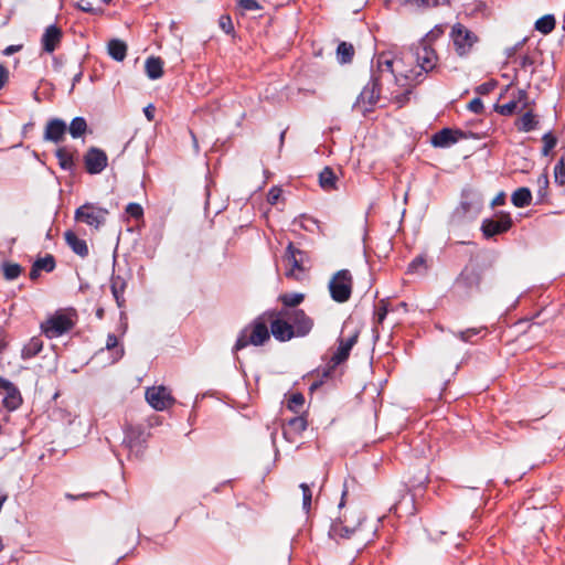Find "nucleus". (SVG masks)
Masks as SVG:
<instances>
[{"instance_id":"f257e3e1","label":"nucleus","mask_w":565,"mask_h":565,"mask_svg":"<svg viewBox=\"0 0 565 565\" xmlns=\"http://www.w3.org/2000/svg\"><path fill=\"white\" fill-rule=\"evenodd\" d=\"M363 520L362 513L358 509L345 511L341 518L332 522L329 535L334 540L353 539L358 544L369 542L375 530H365Z\"/></svg>"},{"instance_id":"f03ea898","label":"nucleus","mask_w":565,"mask_h":565,"mask_svg":"<svg viewBox=\"0 0 565 565\" xmlns=\"http://www.w3.org/2000/svg\"><path fill=\"white\" fill-rule=\"evenodd\" d=\"M331 298L339 303L347 302L352 294L353 277L348 269L338 270L328 284Z\"/></svg>"},{"instance_id":"7ed1b4c3","label":"nucleus","mask_w":565,"mask_h":565,"mask_svg":"<svg viewBox=\"0 0 565 565\" xmlns=\"http://www.w3.org/2000/svg\"><path fill=\"white\" fill-rule=\"evenodd\" d=\"M269 339V331L266 322L256 320L246 327L238 335L234 350L238 351L248 344L262 345Z\"/></svg>"},{"instance_id":"20e7f679","label":"nucleus","mask_w":565,"mask_h":565,"mask_svg":"<svg viewBox=\"0 0 565 565\" xmlns=\"http://www.w3.org/2000/svg\"><path fill=\"white\" fill-rule=\"evenodd\" d=\"M288 309L280 311H268L265 313L269 323L273 337L281 342L289 341L295 337L294 327L287 318Z\"/></svg>"},{"instance_id":"39448f33","label":"nucleus","mask_w":565,"mask_h":565,"mask_svg":"<svg viewBox=\"0 0 565 565\" xmlns=\"http://www.w3.org/2000/svg\"><path fill=\"white\" fill-rule=\"evenodd\" d=\"M360 331L358 328H350L349 323H344L341 334L339 337V345L337 351L332 354L330 362L332 366H337L344 362L349 355L353 345L356 343Z\"/></svg>"},{"instance_id":"423d86ee","label":"nucleus","mask_w":565,"mask_h":565,"mask_svg":"<svg viewBox=\"0 0 565 565\" xmlns=\"http://www.w3.org/2000/svg\"><path fill=\"white\" fill-rule=\"evenodd\" d=\"M450 38L456 53L461 57L467 56L479 41L478 36L461 23L452 25Z\"/></svg>"},{"instance_id":"0eeeda50","label":"nucleus","mask_w":565,"mask_h":565,"mask_svg":"<svg viewBox=\"0 0 565 565\" xmlns=\"http://www.w3.org/2000/svg\"><path fill=\"white\" fill-rule=\"evenodd\" d=\"M443 31L440 29L431 31L426 35L416 49L415 55L418 66L425 73L433 71L437 65V54L435 50L429 45L430 38H437Z\"/></svg>"},{"instance_id":"6e6552de","label":"nucleus","mask_w":565,"mask_h":565,"mask_svg":"<svg viewBox=\"0 0 565 565\" xmlns=\"http://www.w3.org/2000/svg\"><path fill=\"white\" fill-rule=\"evenodd\" d=\"M108 211L92 203H85L76 209L74 217L77 222L99 230L106 222Z\"/></svg>"},{"instance_id":"1a4fd4ad","label":"nucleus","mask_w":565,"mask_h":565,"mask_svg":"<svg viewBox=\"0 0 565 565\" xmlns=\"http://www.w3.org/2000/svg\"><path fill=\"white\" fill-rule=\"evenodd\" d=\"M73 326L72 319L67 315L56 312L42 322L40 328L46 338L54 339L68 332Z\"/></svg>"},{"instance_id":"9d476101","label":"nucleus","mask_w":565,"mask_h":565,"mask_svg":"<svg viewBox=\"0 0 565 565\" xmlns=\"http://www.w3.org/2000/svg\"><path fill=\"white\" fill-rule=\"evenodd\" d=\"M145 396L147 403L159 412L170 408L175 403L171 391L163 385L148 387Z\"/></svg>"},{"instance_id":"9b49d317","label":"nucleus","mask_w":565,"mask_h":565,"mask_svg":"<svg viewBox=\"0 0 565 565\" xmlns=\"http://www.w3.org/2000/svg\"><path fill=\"white\" fill-rule=\"evenodd\" d=\"M286 263V276L295 279H299L303 271V253L294 247L291 243L288 244L286 254L284 257Z\"/></svg>"},{"instance_id":"f8f14e48","label":"nucleus","mask_w":565,"mask_h":565,"mask_svg":"<svg viewBox=\"0 0 565 565\" xmlns=\"http://www.w3.org/2000/svg\"><path fill=\"white\" fill-rule=\"evenodd\" d=\"M85 168L90 174H98L107 167L108 158L105 151L92 147L84 156Z\"/></svg>"},{"instance_id":"ddd939ff","label":"nucleus","mask_w":565,"mask_h":565,"mask_svg":"<svg viewBox=\"0 0 565 565\" xmlns=\"http://www.w3.org/2000/svg\"><path fill=\"white\" fill-rule=\"evenodd\" d=\"M512 225V220L509 214L501 213L497 220L487 218L482 222L481 231L486 237H492L494 235L507 232Z\"/></svg>"},{"instance_id":"4468645a","label":"nucleus","mask_w":565,"mask_h":565,"mask_svg":"<svg viewBox=\"0 0 565 565\" xmlns=\"http://www.w3.org/2000/svg\"><path fill=\"white\" fill-rule=\"evenodd\" d=\"M288 321L294 327L295 337H305L307 335L313 326L312 320L303 312V310L288 309L287 313Z\"/></svg>"},{"instance_id":"2eb2a0df","label":"nucleus","mask_w":565,"mask_h":565,"mask_svg":"<svg viewBox=\"0 0 565 565\" xmlns=\"http://www.w3.org/2000/svg\"><path fill=\"white\" fill-rule=\"evenodd\" d=\"M481 275L477 266L467 265L456 279V286L465 291H470L479 287Z\"/></svg>"},{"instance_id":"dca6fc26","label":"nucleus","mask_w":565,"mask_h":565,"mask_svg":"<svg viewBox=\"0 0 565 565\" xmlns=\"http://www.w3.org/2000/svg\"><path fill=\"white\" fill-rule=\"evenodd\" d=\"M0 395H3V405L9 411L17 409L22 403L19 390L11 382L2 377H0Z\"/></svg>"},{"instance_id":"f3484780","label":"nucleus","mask_w":565,"mask_h":565,"mask_svg":"<svg viewBox=\"0 0 565 565\" xmlns=\"http://www.w3.org/2000/svg\"><path fill=\"white\" fill-rule=\"evenodd\" d=\"M67 130V125L60 118L50 119L44 129V139L58 143L64 139Z\"/></svg>"},{"instance_id":"a211bd4d","label":"nucleus","mask_w":565,"mask_h":565,"mask_svg":"<svg viewBox=\"0 0 565 565\" xmlns=\"http://www.w3.org/2000/svg\"><path fill=\"white\" fill-rule=\"evenodd\" d=\"M62 30L55 24L49 25L41 38L42 49L46 53H53L62 40Z\"/></svg>"},{"instance_id":"6ab92c4d","label":"nucleus","mask_w":565,"mask_h":565,"mask_svg":"<svg viewBox=\"0 0 565 565\" xmlns=\"http://www.w3.org/2000/svg\"><path fill=\"white\" fill-rule=\"evenodd\" d=\"M461 136L462 134L459 130L444 128L433 136L431 143L435 147L446 148L456 143Z\"/></svg>"},{"instance_id":"aec40b11","label":"nucleus","mask_w":565,"mask_h":565,"mask_svg":"<svg viewBox=\"0 0 565 565\" xmlns=\"http://www.w3.org/2000/svg\"><path fill=\"white\" fill-rule=\"evenodd\" d=\"M65 241L67 245L72 248V250L77 254L81 257H86L88 255V247L84 239H81L77 237V235L72 232L67 231L64 234Z\"/></svg>"},{"instance_id":"412c9836","label":"nucleus","mask_w":565,"mask_h":565,"mask_svg":"<svg viewBox=\"0 0 565 565\" xmlns=\"http://www.w3.org/2000/svg\"><path fill=\"white\" fill-rule=\"evenodd\" d=\"M379 95H380V89L377 87V83L373 82L372 84H369L363 88V90L361 92V94L358 98L356 106H360L362 104L363 105L367 104V105L372 106L377 102Z\"/></svg>"},{"instance_id":"4be33fe9","label":"nucleus","mask_w":565,"mask_h":565,"mask_svg":"<svg viewBox=\"0 0 565 565\" xmlns=\"http://www.w3.org/2000/svg\"><path fill=\"white\" fill-rule=\"evenodd\" d=\"M399 6L411 10H425L448 2V0H397Z\"/></svg>"},{"instance_id":"5701e85b","label":"nucleus","mask_w":565,"mask_h":565,"mask_svg":"<svg viewBox=\"0 0 565 565\" xmlns=\"http://www.w3.org/2000/svg\"><path fill=\"white\" fill-rule=\"evenodd\" d=\"M145 70L150 79H158L163 75V62L160 57L150 56L146 60Z\"/></svg>"},{"instance_id":"b1692460","label":"nucleus","mask_w":565,"mask_h":565,"mask_svg":"<svg viewBox=\"0 0 565 565\" xmlns=\"http://www.w3.org/2000/svg\"><path fill=\"white\" fill-rule=\"evenodd\" d=\"M526 100H527L526 92L524 89H520L518 92V100H511L507 104L498 105V106H495V110L503 116H510L516 110L518 104L520 102H523L524 106H525Z\"/></svg>"},{"instance_id":"393cba45","label":"nucleus","mask_w":565,"mask_h":565,"mask_svg":"<svg viewBox=\"0 0 565 565\" xmlns=\"http://www.w3.org/2000/svg\"><path fill=\"white\" fill-rule=\"evenodd\" d=\"M108 54L116 61L121 62L127 55V45L121 40H111L108 43Z\"/></svg>"},{"instance_id":"a878e982","label":"nucleus","mask_w":565,"mask_h":565,"mask_svg":"<svg viewBox=\"0 0 565 565\" xmlns=\"http://www.w3.org/2000/svg\"><path fill=\"white\" fill-rule=\"evenodd\" d=\"M337 180L334 171L329 167H326L319 174V184L326 191L334 190Z\"/></svg>"},{"instance_id":"bb28decb","label":"nucleus","mask_w":565,"mask_h":565,"mask_svg":"<svg viewBox=\"0 0 565 565\" xmlns=\"http://www.w3.org/2000/svg\"><path fill=\"white\" fill-rule=\"evenodd\" d=\"M532 194L527 188H519L511 195L512 204L516 207H525L530 205Z\"/></svg>"},{"instance_id":"cd10ccee","label":"nucleus","mask_w":565,"mask_h":565,"mask_svg":"<svg viewBox=\"0 0 565 565\" xmlns=\"http://www.w3.org/2000/svg\"><path fill=\"white\" fill-rule=\"evenodd\" d=\"M42 348H43V341L38 337H33L23 347L21 356H22V359H31V358L35 356L38 353H40Z\"/></svg>"},{"instance_id":"c85d7f7f","label":"nucleus","mask_w":565,"mask_h":565,"mask_svg":"<svg viewBox=\"0 0 565 565\" xmlns=\"http://www.w3.org/2000/svg\"><path fill=\"white\" fill-rule=\"evenodd\" d=\"M555 28V18L552 14L541 17L535 22V30L542 34L551 33Z\"/></svg>"},{"instance_id":"c756f323","label":"nucleus","mask_w":565,"mask_h":565,"mask_svg":"<svg viewBox=\"0 0 565 565\" xmlns=\"http://www.w3.org/2000/svg\"><path fill=\"white\" fill-rule=\"evenodd\" d=\"M87 130V122L84 117H75L68 127V131L74 139L81 138Z\"/></svg>"},{"instance_id":"7c9ffc66","label":"nucleus","mask_w":565,"mask_h":565,"mask_svg":"<svg viewBox=\"0 0 565 565\" xmlns=\"http://www.w3.org/2000/svg\"><path fill=\"white\" fill-rule=\"evenodd\" d=\"M307 428V422L302 417H294L291 418L286 428H285V436L291 435V434H300Z\"/></svg>"},{"instance_id":"2f4dec72","label":"nucleus","mask_w":565,"mask_h":565,"mask_svg":"<svg viewBox=\"0 0 565 565\" xmlns=\"http://www.w3.org/2000/svg\"><path fill=\"white\" fill-rule=\"evenodd\" d=\"M124 289H125V281L122 279H120L119 277L114 278L111 281V292H113V296H114L118 307H122L124 302H125Z\"/></svg>"},{"instance_id":"473e14b6","label":"nucleus","mask_w":565,"mask_h":565,"mask_svg":"<svg viewBox=\"0 0 565 565\" xmlns=\"http://www.w3.org/2000/svg\"><path fill=\"white\" fill-rule=\"evenodd\" d=\"M548 184V174L544 171L536 179L537 196L540 202H543L547 198Z\"/></svg>"},{"instance_id":"72a5a7b5","label":"nucleus","mask_w":565,"mask_h":565,"mask_svg":"<svg viewBox=\"0 0 565 565\" xmlns=\"http://www.w3.org/2000/svg\"><path fill=\"white\" fill-rule=\"evenodd\" d=\"M55 154L62 169L71 170L73 168V156L65 148H58Z\"/></svg>"},{"instance_id":"f704fd0d","label":"nucleus","mask_w":565,"mask_h":565,"mask_svg":"<svg viewBox=\"0 0 565 565\" xmlns=\"http://www.w3.org/2000/svg\"><path fill=\"white\" fill-rule=\"evenodd\" d=\"M535 117L532 113H525L518 121L516 126L518 129L521 131H531L536 126Z\"/></svg>"},{"instance_id":"c9c22d12","label":"nucleus","mask_w":565,"mask_h":565,"mask_svg":"<svg viewBox=\"0 0 565 565\" xmlns=\"http://www.w3.org/2000/svg\"><path fill=\"white\" fill-rule=\"evenodd\" d=\"M303 294L300 292L284 294L279 296V300L284 303V306L290 308L300 305L303 301Z\"/></svg>"},{"instance_id":"e433bc0d","label":"nucleus","mask_w":565,"mask_h":565,"mask_svg":"<svg viewBox=\"0 0 565 565\" xmlns=\"http://www.w3.org/2000/svg\"><path fill=\"white\" fill-rule=\"evenodd\" d=\"M337 53L341 63H348L354 54V49L351 44L342 42L339 44Z\"/></svg>"},{"instance_id":"4c0bfd02","label":"nucleus","mask_w":565,"mask_h":565,"mask_svg":"<svg viewBox=\"0 0 565 565\" xmlns=\"http://www.w3.org/2000/svg\"><path fill=\"white\" fill-rule=\"evenodd\" d=\"M3 275L8 280H13L21 274V266L18 264L7 263L2 267Z\"/></svg>"},{"instance_id":"58836bf2","label":"nucleus","mask_w":565,"mask_h":565,"mask_svg":"<svg viewBox=\"0 0 565 565\" xmlns=\"http://www.w3.org/2000/svg\"><path fill=\"white\" fill-rule=\"evenodd\" d=\"M34 265L40 271H52L55 267V260L52 255H46L45 257L35 260Z\"/></svg>"},{"instance_id":"ea45409f","label":"nucleus","mask_w":565,"mask_h":565,"mask_svg":"<svg viewBox=\"0 0 565 565\" xmlns=\"http://www.w3.org/2000/svg\"><path fill=\"white\" fill-rule=\"evenodd\" d=\"M106 349L109 351L114 349L116 350L114 361L119 360L124 354V350L121 348H118V339L115 334H108L106 341Z\"/></svg>"},{"instance_id":"a19ab883","label":"nucleus","mask_w":565,"mask_h":565,"mask_svg":"<svg viewBox=\"0 0 565 565\" xmlns=\"http://www.w3.org/2000/svg\"><path fill=\"white\" fill-rule=\"evenodd\" d=\"M300 489L302 492V508L308 512L311 507L312 492L307 483H301Z\"/></svg>"},{"instance_id":"79ce46f5","label":"nucleus","mask_w":565,"mask_h":565,"mask_svg":"<svg viewBox=\"0 0 565 565\" xmlns=\"http://www.w3.org/2000/svg\"><path fill=\"white\" fill-rule=\"evenodd\" d=\"M554 178L555 182L563 185L565 184V162L564 159H561L554 168Z\"/></svg>"},{"instance_id":"37998d69","label":"nucleus","mask_w":565,"mask_h":565,"mask_svg":"<svg viewBox=\"0 0 565 565\" xmlns=\"http://www.w3.org/2000/svg\"><path fill=\"white\" fill-rule=\"evenodd\" d=\"M393 64H394V61L384 54L380 55L377 58V65H379V68L381 70V72L386 71L390 74H394Z\"/></svg>"},{"instance_id":"c03bdc74","label":"nucleus","mask_w":565,"mask_h":565,"mask_svg":"<svg viewBox=\"0 0 565 565\" xmlns=\"http://www.w3.org/2000/svg\"><path fill=\"white\" fill-rule=\"evenodd\" d=\"M305 403V397L300 393L292 394L288 399V407L297 412Z\"/></svg>"},{"instance_id":"a18cd8bd","label":"nucleus","mask_w":565,"mask_h":565,"mask_svg":"<svg viewBox=\"0 0 565 565\" xmlns=\"http://www.w3.org/2000/svg\"><path fill=\"white\" fill-rule=\"evenodd\" d=\"M544 147L542 153L547 156L550 151L556 146V138L552 134L547 132L543 136Z\"/></svg>"},{"instance_id":"49530a36","label":"nucleus","mask_w":565,"mask_h":565,"mask_svg":"<svg viewBox=\"0 0 565 565\" xmlns=\"http://www.w3.org/2000/svg\"><path fill=\"white\" fill-rule=\"evenodd\" d=\"M126 212L134 218H140L143 214V210L138 203H129L126 207Z\"/></svg>"},{"instance_id":"de8ad7c7","label":"nucleus","mask_w":565,"mask_h":565,"mask_svg":"<svg viewBox=\"0 0 565 565\" xmlns=\"http://www.w3.org/2000/svg\"><path fill=\"white\" fill-rule=\"evenodd\" d=\"M468 109L475 114H481L482 110H483V103L480 98H473L469 104H468Z\"/></svg>"},{"instance_id":"09e8293b","label":"nucleus","mask_w":565,"mask_h":565,"mask_svg":"<svg viewBox=\"0 0 565 565\" xmlns=\"http://www.w3.org/2000/svg\"><path fill=\"white\" fill-rule=\"evenodd\" d=\"M482 329H476V328H471V329H468V330H465V331H460L458 333V337L467 342L470 340V338H472L473 335H477L481 332Z\"/></svg>"},{"instance_id":"8fccbe9b","label":"nucleus","mask_w":565,"mask_h":565,"mask_svg":"<svg viewBox=\"0 0 565 565\" xmlns=\"http://www.w3.org/2000/svg\"><path fill=\"white\" fill-rule=\"evenodd\" d=\"M281 195V190L279 188H271L267 195V201L269 204L274 205L278 202Z\"/></svg>"},{"instance_id":"3c124183","label":"nucleus","mask_w":565,"mask_h":565,"mask_svg":"<svg viewBox=\"0 0 565 565\" xmlns=\"http://www.w3.org/2000/svg\"><path fill=\"white\" fill-rule=\"evenodd\" d=\"M239 6L247 11H256L259 9V4L256 0H239Z\"/></svg>"},{"instance_id":"603ef678","label":"nucleus","mask_w":565,"mask_h":565,"mask_svg":"<svg viewBox=\"0 0 565 565\" xmlns=\"http://www.w3.org/2000/svg\"><path fill=\"white\" fill-rule=\"evenodd\" d=\"M494 87H495L494 82H488V83H483V84L479 85L476 88V92L478 94L486 95V94H489Z\"/></svg>"},{"instance_id":"864d4df0","label":"nucleus","mask_w":565,"mask_h":565,"mask_svg":"<svg viewBox=\"0 0 565 565\" xmlns=\"http://www.w3.org/2000/svg\"><path fill=\"white\" fill-rule=\"evenodd\" d=\"M424 266H425V259H424V257L419 256V257L415 258V259L409 264V268H408V270H409V271L415 273V271H418V269H419L420 267H424Z\"/></svg>"},{"instance_id":"5fc2aeb1","label":"nucleus","mask_w":565,"mask_h":565,"mask_svg":"<svg viewBox=\"0 0 565 565\" xmlns=\"http://www.w3.org/2000/svg\"><path fill=\"white\" fill-rule=\"evenodd\" d=\"M220 25L226 33H230L233 30L230 17L222 15L220 19Z\"/></svg>"},{"instance_id":"6e6d98bb","label":"nucleus","mask_w":565,"mask_h":565,"mask_svg":"<svg viewBox=\"0 0 565 565\" xmlns=\"http://www.w3.org/2000/svg\"><path fill=\"white\" fill-rule=\"evenodd\" d=\"M78 8L82 10V11H85V12H90V13H96L97 10L92 6V3L87 0H79L78 3H77Z\"/></svg>"},{"instance_id":"4d7b16f0","label":"nucleus","mask_w":565,"mask_h":565,"mask_svg":"<svg viewBox=\"0 0 565 565\" xmlns=\"http://www.w3.org/2000/svg\"><path fill=\"white\" fill-rule=\"evenodd\" d=\"M143 113H145V116L147 117V119L149 121H152L154 118L156 108L153 105L150 104L147 107H145Z\"/></svg>"},{"instance_id":"13d9d810","label":"nucleus","mask_w":565,"mask_h":565,"mask_svg":"<svg viewBox=\"0 0 565 565\" xmlns=\"http://www.w3.org/2000/svg\"><path fill=\"white\" fill-rule=\"evenodd\" d=\"M8 78H9L8 70L2 64H0V88L4 85V83L8 81Z\"/></svg>"},{"instance_id":"bf43d9fd","label":"nucleus","mask_w":565,"mask_h":565,"mask_svg":"<svg viewBox=\"0 0 565 565\" xmlns=\"http://www.w3.org/2000/svg\"><path fill=\"white\" fill-rule=\"evenodd\" d=\"M504 201H505V194L503 192H500L493 200H492V203L491 205L492 206H497V205H502L504 204Z\"/></svg>"},{"instance_id":"052dcab7","label":"nucleus","mask_w":565,"mask_h":565,"mask_svg":"<svg viewBox=\"0 0 565 565\" xmlns=\"http://www.w3.org/2000/svg\"><path fill=\"white\" fill-rule=\"evenodd\" d=\"M21 47H22L21 45H9L8 47L4 49L3 54L9 56L11 54L19 52L21 50Z\"/></svg>"},{"instance_id":"680f3d73","label":"nucleus","mask_w":565,"mask_h":565,"mask_svg":"<svg viewBox=\"0 0 565 565\" xmlns=\"http://www.w3.org/2000/svg\"><path fill=\"white\" fill-rule=\"evenodd\" d=\"M386 312H387V310H386V308H385V307H380V308L377 309V313H376V315H377V320H379L380 322H382V321L384 320V318H385V316H386Z\"/></svg>"},{"instance_id":"e2e57ef3","label":"nucleus","mask_w":565,"mask_h":565,"mask_svg":"<svg viewBox=\"0 0 565 565\" xmlns=\"http://www.w3.org/2000/svg\"><path fill=\"white\" fill-rule=\"evenodd\" d=\"M7 340L2 331H0V353L6 349Z\"/></svg>"},{"instance_id":"0e129e2a","label":"nucleus","mask_w":565,"mask_h":565,"mask_svg":"<svg viewBox=\"0 0 565 565\" xmlns=\"http://www.w3.org/2000/svg\"><path fill=\"white\" fill-rule=\"evenodd\" d=\"M39 275H40V270L33 264L32 269L30 271V278L31 279H36L39 277Z\"/></svg>"},{"instance_id":"69168bd1","label":"nucleus","mask_w":565,"mask_h":565,"mask_svg":"<svg viewBox=\"0 0 565 565\" xmlns=\"http://www.w3.org/2000/svg\"><path fill=\"white\" fill-rule=\"evenodd\" d=\"M81 77H82V73H81V72H78V73H76V74L74 75V79H73V81H74V83H73V85H72V88L74 87L75 83H76V82H78V81L81 79Z\"/></svg>"},{"instance_id":"338daca9","label":"nucleus","mask_w":565,"mask_h":565,"mask_svg":"<svg viewBox=\"0 0 565 565\" xmlns=\"http://www.w3.org/2000/svg\"><path fill=\"white\" fill-rule=\"evenodd\" d=\"M401 508H402V502H398L391 510H394L395 513H398Z\"/></svg>"},{"instance_id":"774afa93","label":"nucleus","mask_w":565,"mask_h":565,"mask_svg":"<svg viewBox=\"0 0 565 565\" xmlns=\"http://www.w3.org/2000/svg\"><path fill=\"white\" fill-rule=\"evenodd\" d=\"M461 206L462 209L467 212L468 211V207H469V204L467 202H462L461 203Z\"/></svg>"}]
</instances>
